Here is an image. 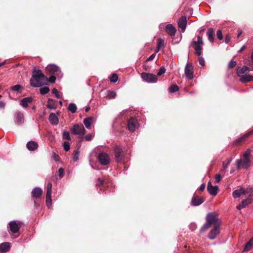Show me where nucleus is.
<instances>
[{"instance_id":"51","label":"nucleus","mask_w":253,"mask_h":253,"mask_svg":"<svg viewBox=\"0 0 253 253\" xmlns=\"http://www.w3.org/2000/svg\"><path fill=\"white\" fill-rule=\"evenodd\" d=\"M236 62L234 61H231L228 64V68H232L236 66Z\"/></svg>"},{"instance_id":"61","label":"nucleus","mask_w":253,"mask_h":253,"mask_svg":"<svg viewBox=\"0 0 253 253\" xmlns=\"http://www.w3.org/2000/svg\"><path fill=\"white\" fill-rule=\"evenodd\" d=\"M5 103L2 101H0V109L4 108L5 107Z\"/></svg>"},{"instance_id":"28","label":"nucleus","mask_w":253,"mask_h":253,"mask_svg":"<svg viewBox=\"0 0 253 253\" xmlns=\"http://www.w3.org/2000/svg\"><path fill=\"white\" fill-rule=\"evenodd\" d=\"M214 31L213 29L211 28H209L208 30V31L207 32V36L209 40L211 42H214Z\"/></svg>"},{"instance_id":"14","label":"nucleus","mask_w":253,"mask_h":253,"mask_svg":"<svg viewBox=\"0 0 253 253\" xmlns=\"http://www.w3.org/2000/svg\"><path fill=\"white\" fill-rule=\"evenodd\" d=\"M9 228L10 231L14 234L18 232L20 229L19 226L17 222L15 220L11 221L9 222Z\"/></svg>"},{"instance_id":"5","label":"nucleus","mask_w":253,"mask_h":253,"mask_svg":"<svg viewBox=\"0 0 253 253\" xmlns=\"http://www.w3.org/2000/svg\"><path fill=\"white\" fill-rule=\"evenodd\" d=\"M141 77L143 81L149 83H156L158 80L157 76L151 73L143 72L141 73Z\"/></svg>"},{"instance_id":"7","label":"nucleus","mask_w":253,"mask_h":253,"mask_svg":"<svg viewBox=\"0 0 253 253\" xmlns=\"http://www.w3.org/2000/svg\"><path fill=\"white\" fill-rule=\"evenodd\" d=\"M97 158L100 164L103 166L108 165L110 162L109 156L105 152H101L99 153L98 155Z\"/></svg>"},{"instance_id":"55","label":"nucleus","mask_w":253,"mask_h":253,"mask_svg":"<svg viewBox=\"0 0 253 253\" xmlns=\"http://www.w3.org/2000/svg\"><path fill=\"white\" fill-rule=\"evenodd\" d=\"M221 178V176L220 174H217L215 175V180L217 183H218L220 181Z\"/></svg>"},{"instance_id":"42","label":"nucleus","mask_w":253,"mask_h":253,"mask_svg":"<svg viewBox=\"0 0 253 253\" xmlns=\"http://www.w3.org/2000/svg\"><path fill=\"white\" fill-rule=\"evenodd\" d=\"M107 96L110 98H115L116 96V93L115 91L109 90L108 91Z\"/></svg>"},{"instance_id":"60","label":"nucleus","mask_w":253,"mask_h":253,"mask_svg":"<svg viewBox=\"0 0 253 253\" xmlns=\"http://www.w3.org/2000/svg\"><path fill=\"white\" fill-rule=\"evenodd\" d=\"M156 56V54L155 53L152 54L147 59V60L150 61L152 60Z\"/></svg>"},{"instance_id":"25","label":"nucleus","mask_w":253,"mask_h":253,"mask_svg":"<svg viewBox=\"0 0 253 253\" xmlns=\"http://www.w3.org/2000/svg\"><path fill=\"white\" fill-rule=\"evenodd\" d=\"M10 249V244L8 242H4L0 244V253H4Z\"/></svg>"},{"instance_id":"43","label":"nucleus","mask_w":253,"mask_h":253,"mask_svg":"<svg viewBox=\"0 0 253 253\" xmlns=\"http://www.w3.org/2000/svg\"><path fill=\"white\" fill-rule=\"evenodd\" d=\"M63 138L64 139H66V140H70L71 139V137H70V136L69 132L65 131H63Z\"/></svg>"},{"instance_id":"4","label":"nucleus","mask_w":253,"mask_h":253,"mask_svg":"<svg viewBox=\"0 0 253 253\" xmlns=\"http://www.w3.org/2000/svg\"><path fill=\"white\" fill-rule=\"evenodd\" d=\"M46 70L50 74H55L58 78H61L63 76V74L59 67L54 64L48 65L46 67Z\"/></svg>"},{"instance_id":"24","label":"nucleus","mask_w":253,"mask_h":253,"mask_svg":"<svg viewBox=\"0 0 253 253\" xmlns=\"http://www.w3.org/2000/svg\"><path fill=\"white\" fill-rule=\"evenodd\" d=\"M251 199L248 198L247 199L242 201V202L237 206V209L240 210L249 205L251 203Z\"/></svg>"},{"instance_id":"26","label":"nucleus","mask_w":253,"mask_h":253,"mask_svg":"<svg viewBox=\"0 0 253 253\" xmlns=\"http://www.w3.org/2000/svg\"><path fill=\"white\" fill-rule=\"evenodd\" d=\"M253 134V129L252 130L250 131L249 132L245 133V134L243 135L241 137L238 138L236 139V142L237 143L239 144L243 141H244L246 138L249 137L250 135Z\"/></svg>"},{"instance_id":"16","label":"nucleus","mask_w":253,"mask_h":253,"mask_svg":"<svg viewBox=\"0 0 253 253\" xmlns=\"http://www.w3.org/2000/svg\"><path fill=\"white\" fill-rule=\"evenodd\" d=\"M42 190L41 188L37 187L34 188L31 192L32 197L35 198H40L42 194Z\"/></svg>"},{"instance_id":"22","label":"nucleus","mask_w":253,"mask_h":253,"mask_svg":"<svg viewBox=\"0 0 253 253\" xmlns=\"http://www.w3.org/2000/svg\"><path fill=\"white\" fill-rule=\"evenodd\" d=\"M33 98L31 97L24 98L20 101V105L24 108H27L28 104L32 102Z\"/></svg>"},{"instance_id":"59","label":"nucleus","mask_w":253,"mask_h":253,"mask_svg":"<svg viewBox=\"0 0 253 253\" xmlns=\"http://www.w3.org/2000/svg\"><path fill=\"white\" fill-rule=\"evenodd\" d=\"M92 139V135L88 134L85 136V139L87 141L90 140Z\"/></svg>"},{"instance_id":"44","label":"nucleus","mask_w":253,"mask_h":253,"mask_svg":"<svg viewBox=\"0 0 253 253\" xmlns=\"http://www.w3.org/2000/svg\"><path fill=\"white\" fill-rule=\"evenodd\" d=\"M211 225V224H210L207 221H206V223L201 228V232L205 231L210 227Z\"/></svg>"},{"instance_id":"13","label":"nucleus","mask_w":253,"mask_h":253,"mask_svg":"<svg viewBox=\"0 0 253 253\" xmlns=\"http://www.w3.org/2000/svg\"><path fill=\"white\" fill-rule=\"evenodd\" d=\"M220 226H214L213 229L210 231L209 234L208 238L211 240L214 239L217 235L219 234L220 232L219 230Z\"/></svg>"},{"instance_id":"57","label":"nucleus","mask_w":253,"mask_h":253,"mask_svg":"<svg viewBox=\"0 0 253 253\" xmlns=\"http://www.w3.org/2000/svg\"><path fill=\"white\" fill-rule=\"evenodd\" d=\"M104 182L103 180L101 179V178H98V182L96 184V185L97 186L103 185H104Z\"/></svg>"},{"instance_id":"58","label":"nucleus","mask_w":253,"mask_h":253,"mask_svg":"<svg viewBox=\"0 0 253 253\" xmlns=\"http://www.w3.org/2000/svg\"><path fill=\"white\" fill-rule=\"evenodd\" d=\"M205 187H206V185L204 183L202 184L199 188V190L200 191H204V189H205Z\"/></svg>"},{"instance_id":"35","label":"nucleus","mask_w":253,"mask_h":253,"mask_svg":"<svg viewBox=\"0 0 253 253\" xmlns=\"http://www.w3.org/2000/svg\"><path fill=\"white\" fill-rule=\"evenodd\" d=\"M49 91V88L47 86H42L40 88V93L42 95H44Z\"/></svg>"},{"instance_id":"37","label":"nucleus","mask_w":253,"mask_h":253,"mask_svg":"<svg viewBox=\"0 0 253 253\" xmlns=\"http://www.w3.org/2000/svg\"><path fill=\"white\" fill-rule=\"evenodd\" d=\"M53 100L52 99H48V103L46 105V107L49 109H56V106L54 104L50 103L51 102H53Z\"/></svg>"},{"instance_id":"62","label":"nucleus","mask_w":253,"mask_h":253,"mask_svg":"<svg viewBox=\"0 0 253 253\" xmlns=\"http://www.w3.org/2000/svg\"><path fill=\"white\" fill-rule=\"evenodd\" d=\"M230 38L228 36H227L225 39V42L227 43L230 41Z\"/></svg>"},{"instance_id":"6","label":"nucleus","mask_w":253,"mask_h":253,"mask_svg":"<svg viewBox=\"0 0 253 253\" xmlns=\"http://www.w3.org/2000/svg\"><path fill=\"white\" fill-rule=\"evenodd\" d=\"M71 132L75 135H83L86 133V130L82 125L75 124L70 129Z\"/></svg>"},{"instance_id":"38","label":"nucleus","mask_w":253,"mask_h":253,"mask_svg":"<svg viewBox=\"0 0 253 253\" xmlns=\"http://www.w3.org/2000/svg\"><path fill=\"white\" fill-rule=\"evenodd\" d=\"M178 90L179 87L176 84H173L169 88V91L171 93H174Z\"/></svg>"},{"instance_id":"9","label":"nucleus","mask_w":253,"mask_h":253,"mask_svg":"<svg viewBox=\"0 0 253 253\" xmlns=\"http://www.w3.org/2000/svg\"><path fill=\"white\" fill-rule=\"evenodd\" d=\"M115 156L118 162H122L124 158V153L122 148L119 146H116L114 149Z\"/></svg>"},{"instance_id":"2","label":"nucleus","mask_w":253,"mask_h":253,"mask_svg":"<svg viewBox=\"0 0 253 253\" xmlns=\"http://www.w3.org/2000/svg\"><path fill=\"white\" fill-rule=\"evenodd\" d=\"M250 71V69L245 66L242 67L237 68L236 74L240 78V81L242 83H245L253 81V76L250 75H247Z\"/></svg>"},{"instance_id":"15","label":"nucleus","mask_w":253,"mask_h":253,"mask_svg":"<svg viewBox=\"0 0 253 253\" xmlns=\"http://www.w3.org/2000/svg\"><path fill=\"white\" fill-rule=\"evenodd\" d=\"M218 188L217 186H213L211 182H209L207 186V190L210 195L215 196L217 193Z\"/></svg>"},{"instance_id":"31","label":"nucleus","mask_w":253,"mask_h":253,"mask_svg":"<svg viewBox=\"0 0 253 253\" xmlns=\"http://www.w3.org/2000/svg\"><path fill=\"white\" fill-rule=\"evenodd\" d=\"M68 110L72 113H75L77 111L76 105L73 103L69 104L68 107Z\"/></svg>"},{"instance_id":"19","label":"nucleus","mask_w":253,"mask_h":253,"mask_svg":"<svg viewBox=\"0 0 253 253\" xmlns=\"http://www.w3.org/2000/svg\"><path fill=\"white\" fill-rule=\"evenodd\" d=\"M166 32L170 36H174L176 29L172 24H168L166 27Z\"/></svg>"},{"instance_id":"47","label":"nucleus","mask_w":253,"mask_h":253,"mask_svg":"<svg viewBox=\"0 0 253 253\" xmlns=\"http://www.w3.org/2000/svg\"><path fill=\"white\" fill-rule=\"evenodd\" d=\"M52 92L53 94H54L55 96L57 98H61V96L59 94V92H58V91L57 89H56L55 88H54L52 90Z\"/></svg>"},{"instance_id":"45","label":"nucleus","mask_w":253,"mask_h":253,"mask_svg":"<svg viewBox=\"0 0 253 253\" xmlns=\"http://www.w3.org/2000/svg\"><path fill=\"white\" fill-rule=\"evenodd\" d=\"M250 150H247L243 154L244 159L250 160Z\"/></svg>"},{"instance_id":"18","label":"nucleus","mask_w":253,"mask_h":253,"mask_svg":"<svg viewBox=\"0 0 253 253\" xmlns=\"http://www.w3.org/2000/svg\"><path fill=\"white\" fill-rule=\"evenodd\" d=\"M247 193V190L243 188L234 191L232 193L233 197L234 198L240 197L242 195H245Z\"/></svg>"},{"instance_id":"11","label":"nucleus","mask_w":253,"mask_h":253,"mask_svg":"<svg viewBox=\"0 0 253 253\" xmlns=\"http://www.w3.org/2000/svg\"><path fill=\"white\" fill-rule=\"evenodd\" d=\"M14 121L16 125H21L24 123V117L23 114L20 112H16L14 114Z\"/></svg>"},{"instance_id":"53","label":"nucleus","mask_w":253,"mask_h":253,"mask_svg":"<svg viewBox=\"0 0 253 253\" xmlns=\"http://www.w3.org/2000/svg\"><path fill=\"white\" fill-rule=\"evenodd\" d=\"M189 227L190 229L192 231L195 230L197 228L196 224L195 223H191L189 225Z\"/></svg>"},{"instance_id":"17","label":"nucleus","mask_w":253,"mask_h":253,"mask_svg":"<svg viewBox=\"0 0 253 253\" xmlns=\"http://www.w3.org/2000/svg\"><path fill=\"white\" fill-rule=\"evenodd\" d=\"M187 25V18L186 16H182L178 22V26L183 32L184 31Z\"/></svg>"},{"instance_id":"63","label":"nucleus","mask_w":253,"mask_h":253,"mask_svg":"<svg viewBox=\"0 0 253 253\" xmlns=\"http://www.w3.org/2000/svg\"><path fill=\"white\" fill-rule=\"evenodd\" d=\"M238 35H237V38H239L242 34V31L241 30H238Z\"/></svg>"},{"instance_id":"46","label":"nucleus","mask_w":253,"mask_h":253,"mask_svg":"<svg viewBox=\"0 0 253 253\" xmlns=\"http://www.w3.org/2000/svg\"><path fill=\"white\" fill-rule=\"evenodd\" d=\"M21 88V86L19 84H16L11 87L12 90L18 92Z\"/></svg>"},{"instance_id":"52","label":"nucleus","mask_w":253,"mask_h":253,"mask_svg":"<svg viewBox=\"0 0 253 253\" xmlns=\"http://www.w3.org/2000/svg\"><path fill=\"white\" fill-rule=\"evenodd\" d=\"M64 172V169L63 168H61L58 169L59 176L60 177H62L63 176Z\"/></svg>"},{"instance_id":"3","label":"nucleus","mask_w":253,"mask_h":253,"mask_svg":"<svg viewBox=\"0 0 253 253\" xmlns=\"http://www.w3.org/2000/svg\"><path fill=\"white\" fill-rule=\"evenodd\" d=\"M206 221L211 225L220 226V222L215 212L209 213L206 216Z\"/></svg>"},{"instance_id":"29","label":"nucleus","mask_w":253,"mask_h":253,"mask_svg":"<svg viewBox=\"0 0 253 253\" xmlns=\"http://www.w3.org/2000/svg\"><path fill=\"white\" fill-rule=\"evenodd\" d=\"M253 248V237L246 244L244 251L248 252Z\"/></svg>"},{"instance_id":"36","label":"nucleus","mask_w":253,"mask_h":253,"mask_svg":"<svg viewBox=\"0 0 253 253\" xmlns=\"http://www.w3.org/2000/svg\"><path fill=\"white\" fill-rule=\"evenodd\" d=\"M232 160V158H230L227 159L226 162H223L222 163V166L223 168V170H226V169L228 167V166L229 165L230 163L231 162Z\"/></svg>"},{"instance_id":"12","label":"nucleus","mask_w":253,"mask_h":253,"mask_svg":"<svg viewBox=\"0 0 253 253\" xmlns=\"http://www.w3.org/2000/svg\"><path fill=\"white\" fill-rule=\"evenodd\" d=\"M193 66L192 65L189 64L187 63L185 66L184 69V73L186 78L188 79H192L193 78Z\"/></svg>"},{"instance_id":"56","label":"nucleus","mask_w":253,"mask_h":253,"mask_svg":"<svg viewBox=\"0 0 253 253\" xmlns=\"http://www.w3.org/2000/svg\"><path fill=\"white\" fill-rule=\"evenodd\" d=\"M46 206L49 208L50 206H51V204H52V200H51V198H50V199H46Z\"/></svg>"},{"instance_id":"1","label":"nucleus","mask_w":253,"mask_h":253,"mask_svg":"<svg viewBox=\"0 0 253 253\" xmlns=\"http://www.w3.org/2000/svg\"><path fill=\"white\" fill-rule=\"evenodd\" d=\"M30 82L32 86L37 87L46 84L47 77L43 74L41 70L34 69Z\"/></svg>"},{"instance_id":"48","label":"nucleus","mask_w":253,"mask_h":253,"mask_svg":"<svg viewBox=\"0 0 253 253\" xmlns=\"http://www.w3.org/2000/svg\"><path fill=\"white\" fill-rule=\"evenodd\" d=\"M166 72V69L164 67H162L160 68L159 71H158L157 73L158 76H161L163 74H164Z\"/></svg>"},{"instance_id":"39","label":"nucleus","mask_w":253,"mask_h":253,"mask_svg":"<svg viewBox=\"0 0 253 253\" xmlns=\"http://www.w3.org/2000/svg\"><path fill=\"white\" fill-rule=\"evenodd\" d=\"M197 38H198L197 41H194L193 42L194 44H199V45L203 44L204 42H203L202 38L199 36H198Z\"/></svg>"},{"instance_id":"54","label":"nucleus","mask_w":253,"mask_h":253,"mask_svg":"<svg viewBox=\"0 0 253 253\" xmlns=\"http://www.w3.org/2000/svg\"><path fill=\"white\" fill-rule=\"evenodd\" d=\"M199 63L202 66L205 65V60L203 57H200L199 58Z\"/></svg>"},{"instance_id":"41","label":"nucleus","mask_w":253,"mask_h":253,"mask_svg":"<svg viewBox=\"0 0 253 253\" xmlns=\"http://www.w3.org/2000/svg\"><path fill=\"white\" fill-rule=\"evenodd\" d=\"M118 80V76L116 74H114L110 78V81L113 83H116Z\"/></svg>"},{"instance_id":"20","label":"nucleus","mask_w":253,"mask_h":253,"mask_svg":"<svg viewBox=\"0 0 253 253\" xmlns=\"http://www.w3.org/2000/svg\"><path fill=\"white\" fill-rule=\"evenodd\" d=\"M204 202V200L202 198L196 196L194 197L191 200V205L193 206H198Z\"/></svg>"},{"instance_id":"27","label":"nucleus","mask_w":253,"mask_h":253,"mask_svg":"<svg viewBox=\"0 0 253 253\" xmlns=\"http://www.w3.org/2000/svg\"><path fill=\"white\" fill-rule=\"evenodd\" d=\"M94 118L92 117L86 118L84 120V124L87 129H90L91 123L93 121Z\"/></svg>"},{"instance_id":"50","label":"nucleus","mask_w":253,"mask_h":253,"mask_svg":"<svg viewBox=\"0 0 253 253\" xmlns=\"http://www.w3.org/2000/svg\"><path fill=\"white\" fill-rule=\"evenodd\" d=\"M56 77L55 76H51L48 79L47 78V81L50 83H54L56 80Z\"/></svg>"},{"instance_id":"40","label":"nucleus","mask_w":253,"mask_h":253,"mask_svg":"<svg viewBox=\"0 0 253 253\" xmlns=\"http://www.w3.org/2000/svg\"><path fill=\"white\" fill-rule=\"evenodd\" d=\"M63 147L65 151L68 152L70 149V145L69 142L68 141L64 142L63 144Z\"/></svg>"},{"instance_id":"64","label":"nucleus","mask_w":253,"mask_h":253,"mask_svg":"<svg viewBox=\"0 0 253 253\" xmlns=\"http://www.w3.org/2000/svg\"><path fill=\"white\" fill-rule=\"evenodd\" d=\"M245 46H242V47L241 48V49H240V50H239V51L240 52V51H242V50H244V49H245Z\"/></svg>"},{"instance_id":"33","label":"nucleus","mask_w":253,"mask_h":253,"mask_svg":"<svg viewBox=\"0 0 253 253\" xmlns=\"http://www.w3.org/2000/svg\"><path fill=\"white\" fill-rule=\"evenodd\" d=\"M165 41L162 38H158L157 39V46H158V48H164L165 46Z\"/></svg>"},{"instance_id":"34","label":"nucleus","mask_w":253,"mask_h":253,"mask_svg":"<svg viewBox=\"0 0 253 253\" xmlns=\"http://www.w3.org/2000/svg\"><path fill=\"white\" fill-rule=\"evenodd\" d=\"M80 151L76 149L74 151L72 160L74 162H77L79 160Z\"/></svg>"},{"instance_id":"8","label":"nucleus","mask_w":253,"mask_h":253,"mask_svg":"<svg viewBox=\"0 0 253 253\" xmlns=\"http://www.w3.org/2000/svg\"><path fill=\"white\" fill-rule=\"evenodd\" d=\"M236 166L238 169L242 168L247 169L250 166V160L238 159L236 161Z\"/></svg>"},{"instance_id":"21","label":"nucleus","mask_w":253,"mask_h":253,"mask_svg":"<svg viewBox=\"0 0 253 253\" xmlns=\"http://www.w3.org/2000/svg\"><path fill=\"white\" fill-rule=\"evenodd\" d=\"M26 146L27 149L30 151H35L38 147V143L33 141L27 142Z\"/></svg>"},{"instance_id":"32","label":"nucleus","mask_w":253,"mask_h":253,"mask_svg":"<svg viewBox=\"0 0 253 253\" xmlns=\"http://www.w3.org/2000/svg\"><path fill=\"white\" fill-rule=\"evenodd\" d=\"M194 48L196 54L198 56H200L202 54V50L203 49V47L201 46V45L194 44Z\"/></svg>"},{"instance_id":"49","label":"nucleus","mask_w":253,"mask_h":253,"mask_svg":"<svg viewBox=\"0 0 253 253\" xmlns=\"http://www.w3.org/2000/svg\"><path fill=\"white\" fill-rule=\"evenodd\" d=\"M216 35H217V38L219 40H222V39H223V35H222V32H221V30H218L217 31Z\"/></svg>"},{"instance_id":"23","label":"nucleus","mask_w":253,"mask_h":253,"mask_svg":"<svg viewBox=\"0 0 253 253\" xmlns=\"http://www.w3.org/2000/svg\"><path fill=\"white\" fill-rule=\"evenodd\" d=\"M48 120L49 122L53 125H57L59 122L57 116L53 113L50 114Z\"/></svg>"},{"instance_id":"10","label":"nucleus","mask_w":253,"mask_h":253,"mask_svg":"<svg viewBox=\"0 0 253 253\" xmlns=\"http://www.w3.org/2000/svg\"><path fill=\"white\" fill-rule=\"evenodd\" d=\"M138 126L139 124L137 121L133 118L130 119L127 123L128 129L130 131H135L138 127Z\"/></svg>"},{"instance_id":"30","label":"nucleus","mask_w":253,"mask_h":253,"mask_svg":"<svg viewBox=\"0 0 253 253\" xmlns=\"http://www.w3.org/2000/svg\"><path fill=\"white\" fill-rule=\"evenodd\" d=\"M47 191L46 194V199L51 198V193H52V184L49 182L47 184Z\"/></svg>"}]
</instances>
